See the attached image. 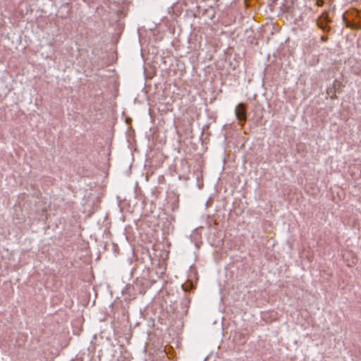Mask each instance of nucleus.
I'll return each mask as SVG.
<instances>
[{
  "mask_svg": "<svg viewBox=\"0 0 361 361\" xmlns=\"http://www.w3.org/2000/svg\"><path fill=\"white\" fill-rule=\"evenodd\" d=\"M236 118L240 121H245L247 119V112L245 104L240 103L237 105L235 109Z\"/></svg>",
  "mask_w": 361,
  "mask_h": 361,
  "instance_id": "nucleus-1",
  "label": "nucleus"
},
{
  "mask_svg": "<svg viewBox=\"0 0 361 361\" xmlns=\"http://www.w3.org/2000/svg\"><path fill=\"white\" fill-rule=\"evenodd\" d=\"M342 19L343 21V23L347 27L355 29V30H359L361 28V18L359 19L357 22H354L353 20H350L345 14L343 15Z\"/></svg>",
  "mask_w": 361,
  "mask_h": 361,
  "instance_id": "nucleus-2",
  "label": "nucleus"
},
{
  "mask_svg": "<svg viewBox=\"0 0 361 361\" xmlns=\"http://www.w3.org/2000/svg\"><path fill=\"white\" fill-rule=\"evenodd\" d=\"M329 20L327 16H321L318 20V26L322 28L324 31L329 30L330 27L327 25Z\"/></svg>",
  "mask_w": 361,
  "mask_h": 361,
  "instance_id": "nucleus-3",
  "label": "nucleus"
},
{
  "mask_svg": "<svg viewBox=\"0 0 361 361\" xmlns=\"http://www.w3.org/2000/svg\"><path fill=\"white\" fill-rule=\"evenodd\" d=\"M345 16L348 14V16H350L352 18H358L359 17V12L357 9L354 8L351 11H346L344 13Z\"/></svg>",
  "mask_w": 361,
  "mask_h": 361,
  "instance_id": "nucleus-4",
  "label": "nucleus"
},
{
  "mask_svg": "<svg viewBox=\"0 0 361 361\" xmlns=\"http://www.w3.org/2000/svg\"><path fill=\"white\" fill-rule=\"evenodd\" d=\"M190 302V300H188V298H185L183 301H182V304L185 305L187 307H188V304Z\"/></svg>",
  "mask_w": 361,
  "mask_h": 361,
  "instance_id": "nucleus-5",
  "label": "nucleus"
},
{
  "mask_svg": "<svg viewBox=\"0 0 361 361\" xmlns=\"http://www.w3.org/2000/svg\"><path fill=\"white\" fill-rule=\"evenodd\" d=\"M316 4L318 6H322L324 4V0H317Z\"/></svg>",
  "mask_w": 361,
  "mask_h": 361,
  "instance_id": "nucleus-6",
  "label": "nucleus"
},
{
  "mask_svg": "<svg viewBox=\"0 0 361 361\" xmlns=\"http://www.w3.org/2000/svg\"><path fill=\"white\" fill-rule=\"evenodd\" d=\"M322 39L323 40H325V39H326V37H322Z\"/></svg>",
  "mask_w": 361,
  "mask_h": 361,
  "instance_id": "nucleus-7",
  "label": "nucleus"
},
{
  "mask_svg": "<svg viewBox=\"0 0 361 361\" xmlns=\"http://www.w3.org/2000/svg\"><path fill=\"white\" fill-rule=\"evenodd\" d=\"M182 287L184 289V290L186 291V290L184 288V285H182Z\"/></svg>",
  "mask_w": 361,
  "mask_h": 361,
  "instance_id": "nucleus-8",
  "label": "nucleus"
}]
</instances>
